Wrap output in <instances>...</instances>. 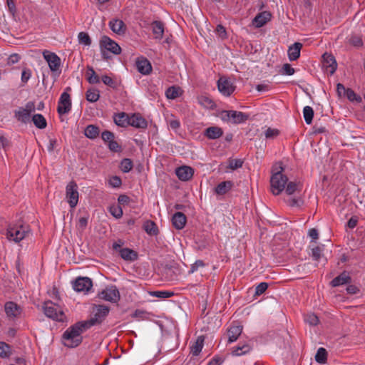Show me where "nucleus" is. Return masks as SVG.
<instances>
[{
  "label": "nucleus",
  "mask_w": 365,
  "mask_h": 365,
  "mask_svg": "<svg viewBox=\"0 0 365 365\" xmlns=\"http://www.w3.org/2000/svg\"><path fill=\"white\" fill-rule=\"evenodd\" d=\"M83 321L78 322L68 327L63 334V341L66 346L74 348L83 341L82 334L89 328Z\"/></svg>",
  "instance_id": "f257e3e1"
},
{
  "label": "nucleus",
  "mask_w": 365,
  "mask_h": 365,
  "mask_svg": "<svg viewBox=\"0 0 365 365\" xmlns=\"http://www.w3.org/2000/svg\"><path fill=\"white\" fill-rule=\"evenodd\" d=\"M283 168L282 164L276 165L272 169V175L270 179L272 192L277 195L285 188L288 178L282 173Z\"/></svg>",
  "instance_id": "f03ea898"
},
{
  "label": "nucleus",
  "mask_w": 365,
  "mask_h": 365,
  "mask_svg": "<svg viewBox=\"0 0 365 365\" xmlns=\"http://www.w3.org/2000/svg\"><path fill=\"white\" fill-rule=\"evenodd\" d=\"M42 309L44 314L53 320L64 322L66 319L63 309L60 304L47 301L43 303Z\"/></svg>",
  "instance_id": "7ed1b4c3"
},
{
  "label": "nucleus",
  "mask_w": 365,
  "mask_h": 365,
  "mask_svg": "<svg viewBox=\"0 0 365 365\" xmlns=\"http://www.w3.org/2000/svg\"><path fill=\"white\" fill-rule=\"evenodd\" d=\"M29 232V228L27 225L9 226L7 229L6 237L11 241L19 242L25 238Z\"/></svg>",
  "instance_id": "20e7f679"
},
{
  "label": "nucleus",
  "mask_w": 365,
  "mask_h": 365,
  "mask_svg": "<svg viewBox=\"0 0 365 365\" xmlns=\"http://www.w3.org/2000/svg\"><path fill=\"white\" fill-rule=\"evenodd\" d=\"M220 119L224 122H230L234 124H239L245 122L248 115L241 111L222 110L220 114Z\"/></svg>",
  "instance_id": "39448f33"
},
{
  "label": "nucleus",
  "mask_w": 365,
  "mask_h": 365,
  "mask_svg": "<svg viewBox=\"0 0 365 365\" xmlns=\"http://www.w3.org/2000/svg\"><path fill=\"white\" fill-rule=\"evenodd\" d=\"M109 308L105 305H97L93 308V316L90 319L83 321L86 323L87 327L91 328L92 326L102 322L104 318L108 314Z\"/></svg>",
  "instance_id": "423d86ee"
},
{
  "label": "nucleus",
  "mask_w": 365,
  "mask_h": 365,
  "mask_svg": "<svg viewBox=\"0 0 365 365\" xmlns=\"http://www.w3.org/2000/svg\"><path fill=\"white\" fill-rule=\"evenodd\" d=\"M36 109L35 104L32 101L28 102L24 107H20L14 111V117L19 122L27 123L31 120V113Z\"/></svg>",
  "instance_id": "0eeeda50"
},
{
  "label": "nucleus",
  "mask_w": 365,
  "mask_h": 365,
  "mask_svg": "<svg viewBox=\"0 0 365 365\" xmlns=\"http://www.w3.org/2000/svg\"><path fill=\"white\" fill-rule=\"evenodd\" d=\"M100 48L103 57H106L105 51H109L113 54L118 55L121 52L120 46L110 38L103 36L100 40Z\"/></svg>",
  "instance_id": "6e6552de"
},
{
  "label": "nucleus",
  "mask_w": 365,
  "mask_h": 365,
  "mask_svg": "<svg viewBox=\"0 0 365 365\" xmlns=\"http://www.w3.org/2000/svg\"><path fill=\"white\" fill-rule=\"evenodd\" d=\"M66 197L71 208H74L78 202L79 193L76 182L71 181L66 187Z\"/></svg>",
  "instance_id": "1a4fd4ad"
},
{
  "label": "nucleus",
  "mask_w": 365,
  "mask_h": 365,
  "mask_svg": "<svg viewBox=\"0 0 365 365\" xmlns=\"http://www.w3.org/2000/svg\"><path fill=\"white\" fill-rule=\"evenodd\" d=\"M68 91H71L70 87H67L60 96L57 108L59 115L66 114L71 110V99Z\"/></svg>",
  "instance_id": "9d476101"
},
{
  "label": "nucleus",
  "mask_w": 365,
  "mask_h": 365,
  "mask_svg": "<svg viewBox=\"0 0 365 365\" xmlns=\"http://www.w3.org/2000/svg\"><path fill=\"white\" fill-rule=\"evenodd\" d=\"M73 289L77 292L87 294L93 287L91 279L87 277H79L72 283Z\"/></svg>",
  "instance_id": "9b49d317"
},
{
  "label": "nucleus",
  "mask_w": 365,
  "mask_h": 365,
  "mask_svg": "<svg viewBox=\"0 0 365 365\" xmlns=\"http://www.w3.org/2000/svg\"><path fill=\"white\" fill-rule=\"evenodd\" d=\"M101 299L112 303H116L120 299V292L115 285L107 287L98 294Z\"/></svg>",
  "instance_id": "f8f14e48"
},
{
  "label": "nucleus",
  "mask_w": 365,
  "mask_h": 365,
  "mask_svg": "<svg viewBox=\"0 0 365 365\" xmlns=\"http://www.w3.org/2000/svg\"><path fill=\"white\" fill-rule=\"evenodd\" d=\"M217 88L221 94L230 96L235 89L234 83L226 77H220L217 81Z\"/></svg>",
  "instance_id": "ddd939ff"
},
{
  "label": "nucleus",
  "mask_w": 365,
  "mask_h": 365,
  "mask_svg": "<svg viewBox=\"0 0 365 365\" xmlns=\"http://www.w3.org/2000/svg\"><path fill=\"white\" fill-rule=\"evenodd\" d=\"M43 56L52 72L59 71L61 58L55 53L45 51L43 52Z\"/></svg>",
  "instance_id": "4468645a"
},
{
  "label": "nucleus",
  "mask_w": 365,
  "mask_h": 365,
  "mask_svg": "<svg viewBox=\"0 0 365 365\" xmlns=\"http://www.w3.org/2000/svg\"><path fill=\"white\" fill-rule=\"evenodd\" d=\"M135 65L137 70L143 75H148L152 71L150 62L145 57L140 56L136 59Z\"/></svg>",
  "instance_id": "2eb2a0df"
},
{
  "label": "nucleus",
  "mask_w": 365,
  "mask_h": 365,
  "mask_svg": "<svg viewBox=\"0 0 365 365\" xmlns=\"http://www.w3.org/2000/svg\"><path fill=\"white\" fill-rule=\"evenodd\" d=\"M242 326L237 322H234L227 330L228 342L232 343L235 341L239 336L242 334Z\"/></svg>",
  "instance_id": "dca6fc26"
},
{
  "label": "nucleus",
  "mask_w": 365,
  "mask_h": 365,
  "mask_svg": "<svg viewBox=\"0 0 365 365\" xmlns=\"http://www.w3.org/2000/svg\"><path fill=\"white\" fill-rule=\"evenodd\" d=\"M108 26L113 33L120 36L125 34L126 31L125 23L118 19L110 20L108 23Z\"/></svg>",
  "instance_id": "f3484780"
},
{
  "label": "nucleus",
  "mask_w": 365,
  "mask_h": 365,
  "mask_svg": "<svg viewBox=\"0 0 365 365\" xmlns=\"http://www.w3.org/2000/svg\"><path fill=\"white\" fill-rule=\"evenodd\" d=\"M193 173V169L186 165L181 166L175 170L176 175L180 180L182 181H187L191 179Z\"/></svg>",
  "instance_id": "a211bd4d"
},
{
  "label": "nucleus",
  "mask_w": 365,
  "mask_h": 365,
  "mask_svg": "<svg viewBox=\"0 0 365 365\" xmlns=\"http://www.w3.org/2000/svg\"><path fill=\"white\" fill-rule=\"evenodd\" d=\"M5 312L9 318L14 319L20 315L21 307L13 302H8L4 306Z\"/></svg>",
  "instance_id": "6ab92c4d"
},
{
  "label": "nucleus",
  "mask_w": 365,
  "mask_h": 365,
  "mask_svg": "<svg viewBox=\"0 0 365 365\" xmlns=\"http://www.w3.org/2000/svg\"><path fill=\"white\" fill-rule=\"evenodd\" d=\"M252 349L250 342L240 343L237 346L232 348V354L236 356H240L248 354Z\"/></svg>",
  "instance_id": "aec40b11"
},
{
  "label": "nucleus",
  "mask_w": 365,
  "mask_h": 365,
  "mask_svg": "<svg viewBox=\"0 0 365 365\" xmlns=\"http://www.w3.org/2000/svg\"><path fill=\"white\" fill-rule=\"evenodd\" d=\"M322 57L324 66L326 67L327 71L333 74L337 68V63L334 57L331 54L328 53H324Z\"/></svg>",
  "instance_id": "412c9836"
},
{
  "label": "nucleus",
  "mask_w": 365,
  "mask_h": 365,
  "mask_svg": "<svg viewBox=\"0 0 365 365\" xmlns=\"http://www.w3.org/2000/svg\"><path fill=\"white\" fill-rule=\"evenodd\" d=\"M223 135V130L217 126H211L206 128L204 131V135L210 140H215Z\"/></svg>",
  "instance_id": "4be33fe9"
},
{
  "label": "nucleus",
  "mask_w": 365,
  "mask_h": 365,
  "mask_svg": "<svg viewBox=\"0 0 365 365\" xmlns=\"http://www.w3.org/2000/svg\"><path fill=\"white\" fill-rule=\"evenodd\" d=\"M302 48V44L299 42H296L291 45L287 51L289 59L292 61L297 60L300 56V51Z\"/></svg>",
  "instance_id": "5701e85b"
},
{
  "label": "nucleus",
  "mask_w": 365,
  "mask_h": 365,
  "mask_svg": "<svg viewBox=\"0 0 365 365\" xmlns=\"http://www.w3.org/2000/svg\"><path fill=\"white\" fill-rule=\"evenodd\" d=\"M186 216L180 212L175 213L172 217L173 226L178 230H182L186 224Z\"/></svg>",
  "instance_id": "b1692460"
},
{
  "label": "nucleus",
  "mask_w": 365,
  "mask_h": 365,
  "mask_svg": "<svg viewBox=\"0 0 365 365\" xmlns=\"http://www.w3.org/2000/svg\"><path fill=\"white\" fill-rule=\"evenodd\" d=\"M271 14L269 12L263 11L257 14L253 19V24L257 28L263 26L270 20Z\"/></svg>",
  "instance_id": "393cba45"
},
{
  "label": "nucleus",
  "mask_w": 365,
  "mask_h": 365,
  "mask_svg": "<svg viewBox=\"0 0 365 365\" xmlns=\"http://www.w3.org/2000/svg\"><path fill=\"white\" fill-rule=\"evenodd\" d=\"M204 336H199L195 341L190 346V354L194 356H198L204 346Z\"/></svg>",
  "instance_id": "a878e982"
},
{
  "label": "nucleus",
  "mask_w": 365,
  "mask_h": 365,
  "mask_svg": "<svg viewBox=\"0 0 365 365\" xmlns=\"http://www.w3.org/2000/svg\"><path fill=\"white\" fill-rule=\"evenodd\" d=\"M151 29L155 39L160 40L163 38L164 34V25L161 21H153L151 24Z\"/></svg>",
  "instance_id": "bb28decb"
},
{
  "label": "nucleus",
  "mask_w": 365,
  "mask_h": 365,
  "mask_svg": "<svg viewBox=\"0 0 365 365\" xmlns=\"http://www.w3.org/2000/svg\"><path fill=\"white\" fill-rule=\"evenodd\" d=\"M351 282V277L346 272H342L341 274L334 278L331 282L332 287H339L340 285L348 284Z\"/></svg>",
  "instance_id": "cd10ccee"
},
{
  "label": "nucleus",
  "mask_w": 365,
  "mask_h": 365,
  "mask_svg": "<svg viewBox=\"0 0 365 365\" xmlns=\"http://www.w3.org/2000/svg\"><path fill=\"white\" fill-rule=\"evenodd\" d=\"M130 124L135 128H144L147 126L146 120L140 115L134 114L129 120Z\"/></svg>",
  "instance_id": "c85d7f7f"
},
{
  "label": "nucleus",
  "mask_w": 365,
  "mask_h": 365,
  "mask_svg": "<svg viewBox=\"0 0 365 365\" xmlns=\"http://www.w3.org/2000/svg\"><path fill=\"white\" fill-rule=\"evenodd\" d=\"M120 257L127 261H134L138 258V254L129 248H122L119 250Z\"/></svg>",
  "instance_id": "c756f323"
},
{
  "label": "nucleus",
  "mask_w": 365,
  "mask_h": 365,
  "mask_svg": "<svg viewBox=\"0 0 365 365\" xmlns=\"http://www.w3.org/2000/svg\"><path fill=\"white\" fill-rule=\"evenodd\" d=\"M198 103L207 109H213L215 107V102L207 96L201 95L197 97Z\"/></svg>",
  "instance_id": "7c9ffc66"
},
{
  "label": "nucleus",
  "mask_w": 365,
  "mask_h": 365,
  "mask_svg": "<svg viewBox=\"0 0 365 365\" xmlns=\"http://www.w3.org/2000/svg\"><path fill=\"white\" fill-rule=\"evenodd\" d=\"M182 93V89L178 86H170L165 91V96L168 99H175Z\"/></svg>",
  "instance_id": "2f4dec72"
},
{
  "label": "nucleus",
  "mask_w": 365,
  "mask_h": 365,
  "mask_svg": "<svg viewBox=\"0 0 365 365\" xmlns=\"http://www.w3.org/2000/svg\"><path fill=\"white\" fill-rule=\"evenodd\" d=\"M232 185L231 181L222 182L215 187V192L217 195H225L232 188Z\"/></svg>",
  "instance_id": "473e14b6"
},
{
  "label": "nucleus",
  "mask_w": 365,
  "mask_h": 365,
  "mask_svg": "<svg viewBox=\"0 0 365 365\" xmlns=\"http://www.w3.org/2000/svg\"><path fill=\"white\" fill-rule=\"evenodd\" d=\"M302 188V184L296 182H289L285 188V192L288 195H292L295 192H299Z\"/></svg>",
  "instance_id": "72a5a7b5"
},
{
  "label": "nucleus",
  "mask_w": 365,
  "mask_h": 365,
  "mask_svg": "<svg viewBox=\"0 0 365 365\" xmlns=\"http://www.w3.org/2000/svg\"><path fill=\"white\" fill-rule=\"evenodd\" d=\"M31 120L35 126L39 129H43L47 125L46 120L41 114L34 115Z\"/></svg>",
  "instance_id": "f704fd0d"
},
{
  "label": "nucleus",
  "mask_w": 365,
  "mask_h": 365,
  "mask_svg": "<svg viewBox=\"0 0 365 365\" xmlns=\"http://www.w3.org/2000/svg\"><path fill=\"white\" fill-rule=\"evenodd\" d=\"M85 135L88 138L94 139L99 135V128L94 125H89L85 129Z\"/></svg>",
  "instance_id": "c9c22d12"
},
{
  "label": "nucleus",
  "mask_w": 365,
  "mask_h": 365,
  "mask_svg": "<svg viewBox=\"0 0 365 365\" xmlns=\"http://www.w3.org/2000/svg\"><path fill=\"white\" fill-rule=\"evenodd\" d=\"M86 97L88 101L95 103L100 98L99 91L96 88H90L86 91Z\"/></svg>",
  "instance_id": "e433bc0d"
},
{
  "label": "nucleus",
  "mask_w": 365,
  "mask_h": 365,
  "mask_svg": "<svg viewBox=\"0 0 365 365\" xmlns=\"http://www.w3.org/2000/svg\"><path fill=\"white\" fill-rule=\"evenodd\" d=\"M86 78L87 81L91 84H95L100 82L98 76L96 73L95 71L91 67L88 68L86 72Z\"/></svg>",
  "instance_id": "4c0bfd02"
},
{
  "label": "nucleus",
  "mask_w": 365,
  "mask_h": 365,
  "mask_svg": "<svg viewBox=\"0 0 365 365\" xmlns=\"http://www.w3.org/2000/svg\"><path fill=\"white\" fill-rule=\"evenodd\" d=\"M145 231L150 235H155L158 233V228L155 223L153 221H147L145 222L144 225Z\"/></svg>",
  "instance_id": "58836bf2"
},
{
  "label": "nucleus",
  "mask_w": 365,
  "mask_h": 365,
  "mask_svg": "<svg viewBox=\"0 0 365 365\" xmlns=\"http://www.w3.org/2000/svg\"><path fill=\"white\" fill-rule=\"evenodd\" d=\"M327 352L324 348L320 347L315 355V360L319 364H325L327 361Z\"/></svg>",
  "instance_id": "ea45409f"
},
{
  "label": "nucleus",
  "mask_w": 365,
  "mask_h": 365,
  "mask_svg": "<svg viewBox=\"0 0 365 365\" xmlns=\"http://www.w3.org/2000/svg\"><path fill=\"white\" fill-rule=\"evenodd\" d=\"M303 115L307 124H311L314 116L313 108L309 106H305L303 109Z\"/></svg>",
  "instance_id": "a19ab883"
},
{
  "label": "nucleus",
  "mask_w": 365,
  "mask_h": 365,
  "mask_svg": "<svg viewBox=\"0 0 365 365\" xmlns=\"http://www.w3.org/2000/svg\"><path fill=\"white\" fill-rule=\"evenodd\" d=\"M78 42L86 46H89L91 44V39L89 35L86 32H80L78 35Z\"/></svg>",
  "instance_id": "79ce46f5"
},
{
  "label": "nucleus",
  "mask_w": 365,
  "mask_h": 365,
  "mask_svg": "<svg viewBox=\"0 0 365 365\" xmlns=\"http://www.w3.org/2000/svg\"><path fill=\"white\" fill-rule=\"evenodd\" d=\"M149 294L152 297L166 299L172 297L173 295V293L168 291H153L149 292Z\"/></svg>",
  "instance_id": "37998d69"
},
{
  "label": "nucleus",
  "mask_w": 365,
  "mask_h": 365,
  "mask_svg": "<svg viewBox=\"0 0 365 365\" xmlns=\"http://www.w3.org/2000/svg\"><path fill=\"white\" fill-rule=\"evenodd\" d=\"M133 168V162L128 158H124L120 163V169L123 173H128Z\"/></svg>",
  "instance_id": "c03bdc74"
},
{
  "label": "nucleus",
  "mask_w": 365,
  "mask_h": 365,
  "mask_svg": "<svg viewBox=\"0 0 365 365\" xmlns=\"http://www.w3.org/2000/svg\"><path fill=\"white\" fill-rule=\"evenodd\" d=\"M349 43L354 47H361L363 46V41L360 36L352 35L349 39Z\"/></svg>",
  "instance_id": "a18cd8bd"
},
{
  "label": "nucleus",
  "mask_w": 365,
  "mask_h": 365,
  "mask_svg": "<svg viewBox=\"0 0 365 365\" xmlns=\"http://www.w3.org/2000/svg\"><path fill=\"white\" fill-rule=\"evenodd\" d=\"M304 322L312 326H315L319 323V319L316 314L310 313L304 316Z\"/></svg>",
  "instance_id": "49530a36"
},
{
  "label": "nucleus",
  "mask_w": 365,
  "mask_h": 365,
  "mask_svg": "<svg viewBox=\"0 0 365 365\" xmlns=\"http://www.w3.org/2000/svg\"><path fill=\"white\" fill-rule=\"evenodd\" d=\"M287 202L289 206L292 207H300L303 205V200L301 197H290L287 200Z\"/></svg>",
  "instance_id": "de8ad7c7"
},
{
  "label": "nucleus",
  "mask_w": 365,
  "mask_h": 365,
  "mask_svg": "<svg viewBox=\"0 0 365 365\" xmlns=\"http://www.w3.org/2000/svg\"><path fill=\"white\" fill-rule=\"evenodd\" d=\"M10 354V346L5 342H0V357L6 358Z\"/></svg>",
  "instance_id": "09e8293b"
},
{
  "label": "nucleus",
  "mask_w": 365,
  "mask_h": 365,
  "mask_svg": "<svg viewBox=\"0 0 365 365\" xmlns=\"http://www.w3.org/2000/svg\"><path fill=\"white\" fill-rule=\"evenodd\" d=\"M345 96L350 101H356L359 103L361 101V98L357 96L356 93L351 88H347Z\"/></svg>",
  "instance_id": "8fccbe9b"
},
{
  "label": "nucleus",
  "mask_w": 365,
  "mask_h": 365,
  "mask_svg": "<svg viewBox=\"0 0 365 365\" xmlns=\"http://www.w3.org/2000/svg\"><path fill=\"white\" fill-rule=\"evenodd\" d=\"M243 162L240 159H230L228 161V168L232 170H236L242 166Z\"/></svg>",
  "instance_id": "3c124183"
},
{
  "label": "nucleus",
  "mask_w": 365,
  "mask_h": 365,
  "mask_svg": "<svg viewBox=\"0 0 365 365\" xmlns=\"http://www.w3.org/2000/svg\"><path fill=\"white\" fill-rule=\"evenodd\" d=\"M110 214L115 218H120L123 215V210L120 206L113 205L110 207Z\"/></svg>",
  "instance_id": "603ef678"
},
{
  "label": "nucleus",
  "mask_w": 365,
  "mask_h": 365,
  "mask_svg": "<svg viewBox=\"0 0 365 365\" xmlns=\"http://www.w3.org/2000/svg\"><path fill=\"white\" fill-rule=\"evenodd\" d=\"M279 134V131L278 129L272 128H268L264 133L266 138H272V139L278 136Z\"/></svg>",
  "instance_id": "864d4df0"
},
{
  "label": "nucleus",
  "mask_w": 365,
  "mask_h": 365,
  "mask_svg": "<svg viewBox=\"0 0 365 365\" xmlns=\"http://www.w3.org/2000/svg\"><path fill=\"white\" fill-rule=\"evenodd\" d=\"M114 120L118 125L123 126L127 120V115L124 113H119L115 115Z\"/></svg>",
  "instance_id": "5fc2aeb1"
},
{
  "label": "nucleus",
  "mask_w": 365,
  "mask_h": 365,
  "mask_svg": "<svg viewBox=\"0 0 365 365\" xmlns=\"http://www.w3.org/2000/svg\"><path fill=\"white\" fill-rule=\"evenodd\" d=\"M267 288L268 284L267 282L259 283L255 288V294L258 296L262 294Z\"/></svg>",
  "instance_id": "6e6d98bb"
},
{
  "label": "nucleus",
  "mask_w": 365,
  "mask_h": 365,
  "mask_svg": "<svg viewBox=\"0 0 365 365\" xmlns=\"http://www.w3.org/2000/svg\"><path fill=\"white\" fill-rule=\"evenodd\" d=\"M121 184V179L118 176H113L109 179V185L112 187H119Z\"/></svg>",
  "instance_id": "4d7b16f0"
},
{
  "label": "nucleus",
  "mask_w": 365,
  "mask_h": 365,
  "mask_svg": "<svg viewBox=\"0 0 365 365\" xmlns=\"http://www.w3.org/2000/svg\"><path fill=\"white\" fill-rule=\"evenodd\" d=\"M31 76V71L29 68H24L21 73V80L22 83H26Z\"/></svg>",
  "instance_id": "13d9d810"
},
{
  "label": "nucleus",
  "mask_w": 365,
  "mask_h": 365,
  "mask_svg": "<svg viewBox=\"0 0 365 365\" xmlns=\"http://www.w3.org/2000/svg\"><path fill=\"white\" fill-rule=\"evenodd\" d=\"M205 266V264L202 260H196L194 264L191 265L190 273H194L197 271L199 267H203Z\"/></svg>",
  "instance_id": "bf43d9fd"
},
{
  "label": "nucleus",
  "mask_w": 365,
  "mask_h": 365,
  "mask_svg": "<svg viewBox=\"0 0 365 365\" xmlns=\"http://www.w3.org/2000/svg\"><path fill=\"white\" fill-rule=\"evenodd\" d=\"M101 138L105 142L110 143L114 139V135L112 132L106 130L102 133Z\"/></svg>",
  "instance_id": "052dcab7"
},
{
  "label": "nucleus",
  "mask_w": 365,
  "mask_h": 365,
  "mask_svg": "<svg viewBox=\"0 0 365 365\" xmlns=\"http://www.w3.org/2000/svg\"><path fill=\"white\" fill-rule=\"evenodd\" d=\"M282 71L283 74L288 76H291L294 73V69L289 63L284 64Z\"/></svg>",
  "instance_id": "680f3d73"
},
{
  "label": "nucleus",
  "mask_w": 365,
  "mask_h": 365,
  "mask_svg": "<svg viewBox=\"0 0 365 365\" xmlns=\"http://www.w3.org/2000/svg\"><path fill=\"white\" fill-rule=\"evenodd\" d=\"M20 56L19 54L17 53H13L11 55H10L8 58V60H7V63L8 65H14L16 63H18L20 60Z\"/></svg>",
  "instance_id": "e2e57ef3"
},
{
  "label": "nucleus",
  "mask_w": 365,
  "mask_h": 365,
  "mask_svg": "<svg viewBox=\"0 0 365 365\" xmlns=\"http://www.w3.org/2000/svg\"><path fill=\"white\" fill-rule=\"evenodd\" d=\"M102 81L106 86H108L112 88L115 87L114 81L113 80V78L111 77H110L107 75H104L102 76Z\"/></svg>",
  "instance_id": "0e129e2a"
},
{
  "label": "nucleus",
  "mask_w": 365,
  "mask_h": 365,
  "mask_svg": "<svg viewBox=\"0 0 365 365\" xmlns=\"http://www.w3.org/2000/svg\"><path fill=\"white\" fill-rule=\"evenodd\" d=\"M168 124H169V126L170 127V128H172L173 130H175L178 129L180 126V121L176 118H173V119L169 120Z\"/></svg>",
  "instance_id": "69168bd1"
},
{
  "label": "nucleus",
  "mask_w": 365,
  "mask_h": 365,
  "mask_svg": "<svg viewBox=\"0 0 365 365\" xmlns=\"http://www.w3.org/2000/svg\"><path fill=\"white\" fill-rule=\"evenodd\" d=\"M108 148L110 150L114 152H118L120 150V147L118 143L113 140L108 143Z\"/></svg>",
  "instance_id": "338daca9"
},
{
  "label": "nucleus",
  "mask_w": 365,
  "mask_h": 365,
  "mask_svg": "<svg viewBox=\"0 0 365 365\" xmlns=\"http://www.w3.org/2000/svg\"><path fill=\"white\" fill-rule=\"evenodd\" d=\"M88 224V217H80L78 221V227L79 229L83 230Z\"/></svg>",
  "instance_id": "774afa93"
}]
</instances>
